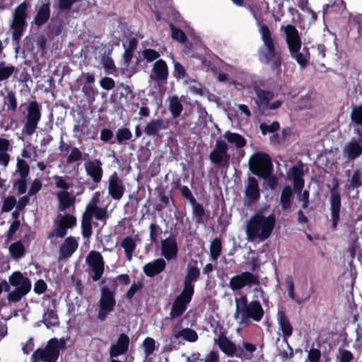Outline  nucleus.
Segmentation results:
<instances>
[{
	"label": "nucleus",
	"mask_w": 362,
	"mask_h": 362,
	"mask_svg": "<svg viewBox=\"0 0 362 362\" xmlns=\"http://www.w3.org/2000/svg\"><path fill=\"white\" fill-rule=\"evenodd\" d=\"M59 202V210L65 211L66 210L74 208L76 201L75 196L68 191H59L56 194Z\"/></svg>",
	"instance_id": "cd10ccee"
},
{
	"label": "nucleus",
	"mask_w": 362,
	"mask_h": 362,
	"mask_svg": "<svg viewBox=\"0 0 362 362\" xmlns=\"http://www.w3.org/2000/svg\"><path fill=\"white\" fill-rule=\"evenodd\" d=\"M129 339L127 335L122 334L116 344H112L110 347V354L111 357H117L124 354L128 349Z\"/></svg>",
	"instance_id": "c756f323"
},
{
	"label": "nucleus",
	"mask_w": 362,
	"mask_h": 362,
	"mask_svg": "<svg viewBox=\"0 0 362 362\" xmlns=\"http://www.w3.org/2000/svg\"><path fill=\"white\" fill-rule=\"evenodd\" d=\"M286 37V42L291 57L294 58L298 64L305 67L308 62L309 52L308 48L301 47V40L297 29L292 25L282 26Z\"/></svg>",
	"instance_id": "20e7f679"
},
{
	"label": "nucleus",
	"mask_w": 362,
	"mask_h": 362,
	"mask_svg": "<svg viewBox=\"0 0 362 362\" xmlns=\"http://www.w3.org/2000/svg\"><path fill=\"white\" fill-rule=\"evenodd\" d=\"M351 117L354 122L362 126V106L354 108L351 111Z\"/></svg>",
	"instance_id": "13d9d810"
},
{
	"label": "nucleus",
	"mask_w": 362,
	"mask_h": 362,
	"mask_svg": "<svg viewBox=\"0 0 362 362\" xmlns=\"http://www.w3.org/2000/svg\"><path fill=\"white\" fill-rule=\"evenodd\" d=\"M259 284V280L257 275L250 272H244L230 279L229 287L233 292H235L245 287H252Z\"/></svg>",
	"instance_id": "9d476101"
},
{
	"label": "nucleus",
	"mask_w": 362,
	"mask_h": 362,
	"mask_svg": "<svg viewBox=\"0 0 362 362\" xmlns=\"http://www.w3.org/2000/svg\"><path fill=\"white\" fill-rule=\"evenodd\" d=\"M245 195L251 202L257 201L259 198V189L257 180L255 177H249L245 189Z\"/></svg>",
	"instance_id": "473e14b6"
},
{
	"label": "nucleus",
	"mask_w": 362,
	"mask_h": 362,
	"mask_svg": "<svg viewBox=\"0 0 362 362\" xmlns=\"http://www.w3.org/2000/svg\"><path fill=\"white\" fill-rule=\"evenodd\" d=\"M231 144H234L237 148H243L246 144L245 139L237 133L226 132L223 136Z\"/></svg>",
	"instance_id": "58836bf2"
},
{
	"label": "nucleus",
	"mask_w": 362,
	"mask_h": 362,
	"mask_svg": "<svg viewBox=\"0 0 362 362\" xmlns=\"http://www.w3.org/2000/svg\"><path fill=\"white\" fill-rule=\"evenodd\" d=\"M82 159V153L81 151L76 147H74L71 148L70 153L67 157V163H72L74 162L79 161Z\"/></svg>",
	"instance_id": "5fc2aeb1"
},
{
	"label": "nucleus",
	"mask_w": 362,
	"mask_h": 362,
	"mask_svg": "<svg viewBox=\"0 0 362 362\" xmlns=\"http://www.w3.org/2000/svg\"><path fill=\"white\" fill-rule=\"evenodd\" d=\"M228 150V146L225 141L217 140L214 149L209 154L210 160L219 166H228L230 160Z\"/></svg>",
	"instance_id": "f8f14e48"
},
{
	"label": "nucleus",
	"mask_w": 362,
	"mask_h": 362,
	"mask_svg": "<svg viewBox=\"0 0 362 362\" xmlns=\"http://www.w3.org/2000/svg\"><path fill=\"white\" fill-rule=\"evenodd\" d=\"M42 322L47 328L59 324L58 317L52 309H48L43 315Z\"/></svg>",
	"instance_id": "ea45409f"
},
{
	"label": "nucleus",
	"mask_w": 362,
	"mask_h": 362,
	"mask_svg": "<svg viewBox=\"0 0 362 362\" xmlns=\"http://www.w3.org/2000/svg\"><path fill=\"white\" fill-rule=\"evenodd\" d=\"M66 340L53 338L44 349H38L32 355V362H57L60 351L64 349Z\"/></svg>",
	"instance_id": "423d86ee"
},
{
	"label": "nucleus",
	"mask_w": 362,
	"mask_h": 362,
	"mask_svg": "<svg viewBox=\"0 0 362 362\" xmlns=\"http://www.w3.org/2000/svg\"><path fill=\"white\" fill-rule=\"evenodd\" d=\"M85 170L88 176L95 183H99L103 177V170L102 163L98 160H88L84 164Z\"/></svg>",
	"instance_id": "412c9836"
},
{
	"label": "nucleus",
	"mask_w": 362,
	"mask_h": 362,
	"mask_svg": "<svg viewBox=\"0 0 362 362\" xmlns=\"http://www.w3.org/2000/svg\"><path fill=\"white\" fill-rule=\"evenodd\" d=\"M277 322L280 329L282 332V337L284 341L288 345L287 338L291 337L293 334V327L290 323L289 320L286 315L285 313L282 310H279L277 313Z\"/></svg>",
	"instance_id": "bb28decb"
},
{
	"label": "nucleus",
	"mask_w": 362,
	"mask_h": 362,
	"mask_svg": "<svg viewBox=\"0 0 362 362\" xmlns=\"http://www.w3.org/2000/svg\"><path fill=\"white\" fill-rule=\"evenodd\" d=\"M354 356L351 351L348 350H342L340 351L339 356V362H351Z\"/></svg>",
	"instance_id": "774afa93"
},
{
	"label": "nucleus",
	"mask_w": 362,
	"mask_h": 362,
	"mask_svg": "<svg viewBox=\"0 0 362 362\" xmlns=\"http://www.w3.org/2000/svg\"><path fill=\"white\" fill-rule=\"evenodd\" d=\"M178 251L177 244L174 237H169L161 242V255L168 260L175 259Z\"/></svg>",
	"instance_id": "4be33fe9"
},
{
	"label": "nucleus",
	"mask_w": 362,
	"mask_h": 362,
	"mask_svg": "<svg viewBox=\"0 0 362 362\" xmlns=\"http://www.w3.org/2000/svg\"><path fill=\"white\" fill-rule=\"evenodd\" d=\"M259 33L264 47L259 51V59L265 64H270L273 70H277L281 64V57L280 52L276 47L274 39L268 26L261 24Z\"/></svg>",
	"instance_id": "7ed1b4c3"
},
{
	"label": "nucleus",
	"mask_w": 362,
	"mask_h": 362,
	"mask_svg": "<svg viewBox=\"0 0 362 362\" xmlns=\"http://www.w3.org/2000/svg\"><path fill=\"white\" fill-rule=\"evenodd\" d=\"M10 286L14 289L8 293L7 299L9 303L19 302L31 290L30 280L20 272H15L8 278Z\"/></svg>",
	"instance_id": "39448f33"
},
{
	"label": "nucleus",
	"mask_w": 362,
	"mask_h": 362,
	"mask_svg": "<svg viewBox=\"0 0 362 362\" xmlns=\"http://www.w3.org/2000/svg\"><path fill=\"white\" fill-rule=\"evenodd\" d=\"M76 218L71 214H59L54 221V228L49 233L47 238H63L67 233V229L76 225Z\"/></svg>",
	"instance_id": "1a4fd4ad"
},
{
	"label": "nucleus",
	"mask_w": 362,
	"mask_h": 362,
	"mask_svg": "<svg viewBox=\"0 0 362 362\" xmlns=\"http://www.w3.org/2000/svg\"><path fill=\"white\" fill-rule=\"evenodd\" d=\"M108 184L110 195L113 199L119 200L124 194L125 187L116 173L110 176Z\"/></svg>",
	"instance_id": "6ab92c4d"
},
{
	"label": "nucleus",
	"mask_w": 362,
	"mask_h": 362,
	"mask_svg": "<svg viewBox=\"0 0 362 362\" xmlns=\"http://www.w3.org/2000/svg\"><path fill=\"white\" fill-rule=\"evenodd\" d=\"M362 156V137H353L346 141L342 147V156L349 161L352 162Z\"/></svg>",
	"instance_id": "4468645a"
},
{
	"label": "nucleus",
	"mask_w": 362,
	"mask_h": 362,
	"mask_svg": "<svg viewBox=\"0 0 362 362\" xmlns=\"http://www.w3.org/2000/svg\"><path fill=\"white\" fill-rule=\"evenodd\" d=\"M221 252V243L219 239L213 240L210 245V255L212 260L216 261Z\"/></svg>",
	"instance_id": "37998d69"
},
{
	"label": "nucleus",
	"mask_w": 362,
	"mask_h": 362,
	"mask_svg": "<svg viewBox=\"0 0 362 362\" xmlns=\"http://www.w3.org/2000/svg\"><path fill=\"white\" fill-rule=\"evenodd\" d=\"M41 117L40 107L37 102H31L28 107V115L24 131L28 135H32L37 129Z\"/></svg>",
	"instance_id": "2eb2a0df"
},
{
	"label": "nucleus",
	"mask_w": 362,
	"mask_h": 362,
	"mask_svg": "<svg viewBox=\"0 0 362 362\" xmlns=\"http://www.w3.org/2000/svg\"><path fill=\"white\" fill-rule=\"evenodd\" d=\"M292 194L293 192L290 186L284 187L280 199L283 210H286L290 207Z\"/></svg>",
	"instance_id": "a19ab883"
},
{
	"label": "nucleus",
	"mask_w": 362,
	"mask_h": 362,
	"mask_svg": "<svg viewBox=\"0 0 362 362\" xmlns=\"http://www.w3.org/2000/svg\"><path fill=\"white\" fill-rule=\"evenodd\" d=\"M56 187L62 189L61 191H67L70 187L69 184L61 176L55 175L53 177Z\"/></svg>",
	"instance_id": "bf43d9fd"
},
{
	"label": "nucleus",
	"mask_w": 362,
	"mask_h": 362,
	"mask_svg": "<svg viewBox=\"0 0 362 362\" xmlns=\"http://www.w3.org/2000/svg\"><path fill=\"white\" fill-rule=\"evenodd\" d=\"M259 129L262 134L265 135L267 133H273L278 130L279 129V124L277 122H273L271 124L264 122L259 125Z\"/></svg>",
	"instance_id": "603ef678"
},
{
	"label": "nucleus",
	"mask_w": 362,
	"mask_h": 362,
	"mask_svg": "<svg viewBox=\"0 0 362 362\" xmlns=\"http://www.w3.org/2000/svg\"><path fill=\"white\" fill-rule=\"evenodd\" d=\"M115 304L114 293L108 288H103L99 300L98 318L101 321L105 320L107 316L113 310Z\"/></svg>",
	"instance_id": "9b49d317"
},
{
	"label": "nucleus",
	"mask_w": 362,
	"mask_h": 362,
	"mask_svg": "<svg viewBox=\"0 0 362 362\" xmlns=\"http://www.w3.org/2000/svg\"><path fill=\"white\" fill-rule=\"evenodd\" d=\"M82 234L84 238H89L92 234V220L83 214L81 222Z\"/></svg>",
	"instance_id": "a18cd8bd"
},
{
	"label": "nucleus",
	"mask_w": 362,
	"mask_h": 362,
	"mask_svg": "<svg viewBox=\"0 0 362 362\" xmlns=\"http://www.w3.org/2000/svg\"><path fill=\"white\" fill-rule=\"evenodd\" d=\"M172 37L180 42H184L186 40L185 33L180 29L176 28L173 25H170Z\"/></svg>",
	"instance_id": "69168bd1"
},
{
	"label": "nucleus",
	"mask_w": 362,
	"mask_h": 362,
	"mask_svg": "<svg viewBox=\"0 0 362 362\" xmlns=\"http://www.w3.org/2000/svg\"><path fill=\"white\" fill-rule=\"evenodd\" d=\"M165 267V261L162 258H159L146 264L144 266L143 270L146 276L153 277L161 273Z\"/></svg>",
	"instance_id": "c85d7f7f"
},
{
	"label": "nucleus",
	"mask_w": 362,
	"mask_h": 362,
	"mask_svg": "<svg viewBox=\"0 0 362 362\" xmlns=\"http://www.w3.org/2000/svg\"><path fill=\"white\" fill-rule=\"evenodd\" d=\"M264 180L265 187L267 189H274L277 186V179L275 176L268 174L266 176H260Z\"/></svg>",
	"instance_id": "052dcab7"
},
{
	"label": "nucleus",
	"mask_w": 362,
	"mask_h": 362,
	"mask_svg": "<svg viewBox=\"0 0 362 362\" xmlns=\"http://www.w3.org/2000/svg\"><path fill=\"white\" fill-rule=\"evenodd\" d=\"M29 166L28 163L23 159H17V173L20 175L21 177L25 179L29 174Z\"/></svg>",
	"instance_id": "8fccbe9b"
},
{
	"label": "nucleus",
	"mask_w": 362,
	"mask_h": 362,
	"mask_svg": "<svg viewBox=\"0 0 362 362\" xmlns=\"http://www.w3.org/2000/svg\"><path fill=\"white\" fill-rule=\"evenodd\" d=\"M86 262L93 273V281L99 280L104 272V262L100 253L96 251L90 252L86 257Z\"/></svg>",
	"instance_id": "dca6fc26"
},
{
	"label": "nucleus",
	"mask_w": 362,
	"mask_h": 362,
	"mask_svg": "<svg viewBox=\"0 0 362 362\" xmlns=\"http://www.w3.org/2000/svg\"><path fill=\"white\" fill-rule=\"evenodd\" d=\"M142 56L148 62H151L158 59L160 54L154 49H146L143 51Z\"/></svg>",
	"instance_id": "4d7b16f0"
},
{
	"label": "nucleus",
	"mask_w": 362,
	"mask_h": 362,
	"mask_svg": "<svg viewBox=\"0 0 362 362\" xmlns=\"http://www.w3.org/2000/svg\"><path fill=\"white\" fill-rule=\"evenodd\" d=\"M257 347L255 345L243 341V348L238 347L237 357L244 360H250L252 354L256 351Z\"/></svg>",
	"instance_id": "c9c22d12"
},
{
	"label": "nucleus",
	"mask_w": 362,
	"mask_h": 362,
	"mask_svg": "<svg viewBox=\"0 0 362 362\" xmlns=\"http://www.w3.org/2000/svg\"><path fill=\"white\" fill-rule=\"evenodd\" d=\"M16 204V200L14 197H8L6 198L4 201L1 210L4 212H8Z\"/></svg>",
	"instance_id": "e2e57ef3"
},
{
	"label": "nucleus",
	"mask_w": 362,
	"mask_h": 362,
	"mask_svg": "<svg viewBox=\"0 0 362 362\" xmlns=\"http://www.w3.org/2000/svg\"><path fill=\"white\" fill-rule=\"evenodd\" d=\"M249 164L253 173L258 176H266L272 171V163L269 156L257 152L250 158Z\"/></svg>",
	"instance_id": "6e6552de"
},
{
	"label": "nucleus",
	"mask_w": 362,
	"mask_h": 362,
	"mask_svg": "<svg viewBox=\"0 0 362 362\" xmlns=\"http://www.w3.org/2000/svg\"><path fill=\"white\" fill-rule=\"evenodd\" d=\"M168 78V68L163 59L157 60L153 65L150 78L160 82H165Z\"/></svg>",
	"instance_id": "aec40b11"
},
{
	"label": "nucleus",
	"mask_w": 362,
	"mask_h": 362,
	"mask_svg": "<svg viewBox=\"0 0 362 362\" xmlns=\"http://www.w3.org/2000/svg\"><path fill=\"white\" fill-rule=\"evenodd\" d=\"M193 293L185 291L182 293L175 300L170 313L172 318L177 317L181 315L187 309L188 303L191 301Z\"/></svg>",
	"instance_id": "f3484780"
},
{
	"label": "nucleus",
	"mask_w": 362,
	"mask_h": 362,
	"mask_svg": "<svg viewBox=\"0 0 362 362\" xmlns=\"http://www.w3.org/2000/svg\"><path fill=\"white\" fill-rule=\"evenodd\" d=\"M49 4L44 3L37 8V13L33 19V23L37 27H40L49 20Z\"/></svg>",
	"instance_id": "2f4dec72"
},
{
	"label": "nucleus",
	"mask_w": 362,
	"mask_h": 362,
	"mask_svg": "<svg viewBox=\"0 0 362 362\" xmlns=\"http://www.w3.org/2000/svg\"><path fill=\"white\" fill-rule=\"evenodd\" d=\"M102 64L107 74H113L116 71L114 62L109 56H103L102 57Z\"/></svg>",
	"instance_id": "09e8293b"
},
{
	"label": "nucleus",
	"mask_w": 362,
	"mask_h": 362,
	"mask_svg": "<svg viewBox=\"0 0 362 362\" xmlns=\"http://www.w3.org/2000/svg\"><path fill=\"white\" fill-rule=\"evenodd\" d=\"M78 246V240L73 236L66 238L59 248V257L69 258L77 250Z\"/></svg>",
	"instance_id": "393cba45"
},
{
	"label": "nucleus",
	"mask_w": 362,
	"mask_h": 362,
	"mask_svg": "<svg viewBox=\"0 0 362 362\" xmlns=\"http://www.w3.org/2000/svg\"><path fill=\"white\" fill-rule=\"evenodd\" d=\"M143 347L145 353L146 358L150 356L156 348V341L151 337H146L143 341Z\"/></svg>",
	"instance_id": "de8ad7c7"
},
{
	"label": "nucleus",
	"mask_w": 362,
	"mask_h": 362,
	"mask_svg": "<svg viewBox=\"0 0 362 362\" xmlns=\"http://www.w3.org/2000/svg\"><path fill=\"white\" fill-rule=\"evenodd\" d=\"M13 71V66H6L4 63L0 64V81L8 78Z\"/></svg>",
	"instance_id": "6e6d98bb"
},
{
	"label": "nucleus",
	"mask_w": 362,
	"mask_h": 362,
	"mask_svg": "<svg viewBox=\"0 0 362 362\" xmlns=\"http://www.w3.org/2000/svg\"><path fill=\"white\" fill-rule=\"evenodd\" d=\"M121 247L124 250L127 260L132 261L136 247V240L132 237H126L122 240Z\"/></svg>",
	"instance_id": "72a5a7b5"
},
{
	"label": "nucleus",
	"mask_w": 362,
	"mask_h": 362,
	"mask_svg": "<svg viewBox=\"0 0 362 362\" xmlns=\"http://www.w3.org/2000/svg\"><path fill=\"white\" fill-rule=\"evenodd\" d=\"M330 205L332 227L334 228L337 227L339 220V212L341 209L340 194L335 189L331 190Z\"/></svg>",
	"instance_id": "b1692460"
},
{
	"label": "nucleus",
	"mask_w": 362,
	"mask_h": 362,
	"mask_svg": "<svg viewBox=\"0 0 362 362\" xmlns=\"http://www.w3.org/2000/svg\"><path fill=\"white\" fill-rule=\"evenodd\" d=\"M168 122L161 118L149 121L144 127V132L149 136H157L160 131L168 129Z\"/></svg>",
	"instance_id": "a878e982"
},
{
	"label": "nucleus",
	"mask_w": 362,
	"mask_h": 362,
	"mask_svg": "<svg viewBox=\"0 0 362 362\" xmlns=\"http://www.w3.org/2000/svg\"><path fill=\"white\" fill-rule=\"evenodd\" d=\"M178 96L173 95L169 97V110L171 112L173 117L176 118L179 117L183 110L182 105V98Z\"/></svg>",
	"instance_id": "f704fd0d"
},
{
	"label": "nucleus",
	"mask_w": 362,
	"mask_h": 362,
	"mask_svg": "<svg viewBox=\"0 0 362 362\" xmlns=\"http://www.w3.org/2000/svg\"><path fill=\"white\" fill-rule=\"evenodd\" d=\"M92 220L93 218L105 223L109 217L107 207L99 205V195L98 193L92 198L91 201L87 205L83 214Z\"/></svg>",
	"instance_id": "ddd939ff"
},
{
	"label": "nucleus",
	"mask_w": 362,
	"mask_h": 362,
	"mask_svg": "<svg viewBox=\"0 0 362 362\" xmlns=\"http://www.w3.org/2000/svg\"><path fill=\"white\" fill-rule=\"evenodd\" d=\"M214 343L218 346L220 349L228 356H236L238 351L233 342L230 341L226 336L219 335L214 339Z\"/></svg>",
	"instance_id": "5701e85b"
},
{
	"label": "nucleus",
	"mask_w": 362,
	"mask_h": 362,
	"mask_svg": "<svg viewBox=\"0 0 362 362\" xmlns=\"http://www.w3.org/2000/svg\"><path fill=\"white\" fill-rule=\"evenodd\" d=\"M320 356L321 354L318 349H311L308 352L307 361L319 362Z\"/></svg>",
	"instance_id": "338daca9"
},
{
	"label": "nucleus",
	"mask_w": 362,
	"mask_h": 362,
	"mask_svg": "<svg viewBox=\"0 0 362 362\" xmlns=\"http://www.w3.org/2000/svg\"><path fill=\"white\" fill-rule=\"evenodd\" d=\"M28 4L25 2L21 3L14 9L13 13V20L10 24V30L12 33V38L15 41H18L25 32L26 27V18Z\"/></svg>",
	"instance_id": "0eeeda50"
},
{
	"label": "nucleus",
	"mask_w": 362,
	"mask_h": 362,
	"mask_svg": "<svg viewBox=\"0 0 362 362\" xmlns=\"http://www.w3.org/2000/svg\"><path fill=\"white\" fill-rule=\"evenodd\" d=\"M288 296L296 303L300 304L307 300L309 299V296H307L305 298H302L297 296L294 293V285L292 281H289L288 282Z\"/></svg>",
	"instance_id": "864d4df0"
},
{
	"label": "nucleus",
	"mask_w": 362,
	"mask_h": 362,
	"mask_svg": "<svg viewBox=\"0 0 362 362\" xmlns=\"http://www.w3.org/2000/svg\"><path fill=\"white\" fill-rule=\"evenodd\" d=\"M9 251L13 258H21L25 254L24 245L21 241L13 243L9 247Z\"/></svg>",
	"instance_id": "79ce46f5"
},
{
	"label": "nucleus",
	"mask_w": 362,
	"mask_h": 362,
	"mask_svg": "<svg viewBox=\"0 0 362 362\" xmlns=\"http://www.w3.org/2000/svg\"><path fill=\"white\" fill-rule=\"evenodd\" d=\"M254 90L257 96V103H259V105H267L269 101H271L274 98L272 92L262 90L257 86L254 87Z\"/></svg>",
	"instance_id": "e433bc0d"
},
{
	"label": "nucleus",
	"mask_w": 362,
	"mask_h": 362,
	"mask_svg": "<svg viewBox=\"0 0 362 362\" xmlns=\"http://www.w3.org/2000/svg\"><path fill=\"white\" fill-rule=\"evenodd\" d=\"M143 288V284L140 281L134 282L129 291L127 293V298L130 300L133 298L135 293L139 291Z\"/></svg>",
	"instance_id": "680f3d73"
},
{
	"label": "nucleus",
	"mask_w": 362,
	"mask_h": 362,
	"mask_svg": "<svg viewBox=\"0 0 362 362\" xmlns=\"http://www.w3.org/2000/svg\"><path fill=\"white\" fill-rule=\"evenodd\" d=\"M4 104L7 107V110L16 111L17 107V100L15 94L13 92H8L4 99Z\"/></svg>",
	"instance_id": "c03bdc74"
},
{
	"label": "nucleus",
	"mask_w": 362,
	"mask_h": 362,
	"mask_svg": "<svg viewBox=\"0 0 362 362\" xmlns=\"http://www.w3.org/2000/svg\"><path fill=\"white\" fill-rule=\"evenodd\" d=\"M276 223L274 215L265 216L258 212L248 221L246 226L247 240L249 242H263L272 234Z\"/></svg>",
	"instance_id": "f03ea898"
},
{
	"label": "nucleus",
	"mask_w": 362,
	"mask_h": 362,
	"mask_svg": "<svg viewBox=\"0 0 362 362\" xmlns=\"http://www.w3.org/2000/svg\"><path fill=\"white\" fill-rule=\"evenodd\" d=\"M290 175L293 180L294 187L296 189H301L304 185L302 178L303 169L300 165H295L290 169Z\"/></svg>",
	"instance_id": "4c0bfd02"
},
{
	"label": "nucleus",
	"mask_w": 362,
	"mask_h": 362,
	"mask_svg": "<svg viewBox=\"0 0 362 362\" xmlns=\"http://www.w3.org/2000/svg\"><path fill=\"white\" fill-rule=\"evenodd\" d=\"M180 338L189 342H195L198 339L197 333L190 328H182L181 321L175 324L172 329L171 341H176Z\"/></svg>",
	"instance_id": "a211bd4d"
},
{
	"label": "nucleus",
	"mask_w": 362,
	"mask_h": 362,
	"mask_svg": "<svg viewBox=\"0 0 362 362\" xmlns=\"http://www.w3.org/2000/svg\"><path fill=\"white\" fill-rule=\"evenodd\" d=\"M252 300L248 303L246 294L241 293L235 298V312L234 318L241 325H246L252 321L259 322L264 316V310L260 303L266 300L264 291L260 287H255L252 291Z\"/></svg>",
	"instance_id": "f257e3e1"
},
{
	"label": "nucleus",
	"mask_w": 362,
	"mask_h": 362,
	"mask_svg": "<svg viewBox=\"0 0 362 362\" xmlns=\"http://www.w3.org/2000/svg\"><path fill=\"white\" fill-rule=\"evenodd\" d=\"M199 269L194 266L188 268L187 274L184 281L183 291L194 294V283L197 281L199 276Z\"/></svg>",
	"instance_id": "7c9ffc66"
},
{
	"label": "nucleus",
	"mask_w": 362,
	"mask_h": 362,
	"mask_svg": "<svg viewBox=\"0 0 362 362\" xmlns=\"http://www.w3.org/2000/svg\"><path fill=\"white\" fill-rule=\"evenodd\" d=\"M132 134L127 128H120L116 133V138L118 143L122 144L125 141H129L132 139Z\"/></svg>",
	"instance_id": "3c124183"
},
{
	"label": "nucleus",
	"mask_w": 362,
	"mask_h": 362,
	"mask_svg": "<svg viewBox=\"0 0 362 362\" xmlns=\"http://www.w3.org/2000/svg\"><path fill=\"white\" fill-rule=\"evenodd\" d=\"M315 98L313 93H307L302 96L300 102V108H311L315 105Z\"/></svg>",
	"instance_id": "49530a36"
},
{
	"label": "nucleus",
	"mask_w": 362,
	"mask_h": 362,
	"mask_svg": "<svg viewBox=\"0 0 362 362\" xmlns=\"http://www.w3.org/2000/svg\"><path fill=\"white\" fill-rule=\"evenodd\" d=\"M362 185L361 175L358 170L354 172L350 179V186L353 188H358Z\"/></svg>",
	"instance_id": "0e129e2a"
}]
</instances>
